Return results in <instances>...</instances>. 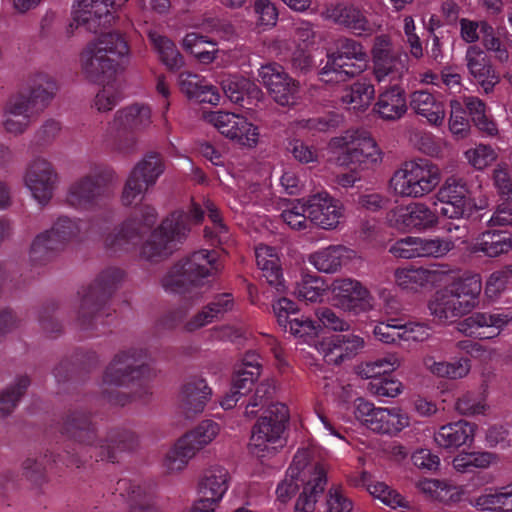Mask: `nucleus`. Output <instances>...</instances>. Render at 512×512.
<instances>
[{
	"mask_svg": "<svg viewBox=\"0 0 512 512\" xmlns=\"http://www.w3.org/2000/svg\"><path fill=\"white\" fill-rule=\"evenodd\" d=\"M144 233L140 222L136 218H131L106 236L105 245L114 250L128 249V245L137 244Z\"/></svg>",
	"mask_w": 512,
	"mask_h": 512,
	"instance_id": "nucleus-39",
	"label": "nucleus"
},
{
	"mask_svg": "<svg viewBox=\"0 0 512 512\" xmlns=\"http://www.w3.org/2000/svg\"><path fill=\"white\" fill-rule=\"evenodd\" d=\"M61 433L81 445H93L97 432L92 415L82 409L68 410L62 417Z\"/></svg>",
	"mask_w": 512,
	"mask_h": 512,
	"instance_id": "nucleus-24",
	"label": "nucleus"
},
{
	"mask_svg": "<svg viewBox=\"0 0 512 512\" xmlns=\"http://www.w3.org/2000/svg\"><path fill=\"white\" fill-rule=\"evenodd\" d=\"M123 278L122 270L107 268L88 286L82 297L77 316V324L80 329H95L98 321L110 316L107 304Z\"/></svg>",
	"mask_w": 512,
	"mask_h": 512,
	"instance_id": "nucleus-4",
	"label": "nucleus"
},
{
	"mask_svg": "<svg viewBox=\"0 0 512 512\" xmlns=\"http://www.w3.org/2000/svg\"><path fill=\"white\" fill-rule=\"evenodd\" d=\"M189 214L177 210L167 216L143 244L141 256L148 261L158 262L168 258L189 232Z\"/></svg>",
	"mask_w": 512,
	"mask_h": 512,
	"instance_id": "nucleus-7",
	"label": "nucleus"
},
{
	"mask_svg": "<svg viewBox=\"0 0 512 512\" xmlns=\"http://www.w3.org/2000/svg\"><path fill=\"white\" fill-rule=\"evenodd\" d=\"M148 37L160 54L162 62L170 69L177 70L184 65V59L175 44L165 36L150 31Z\"/></svg>",
	"mask_w": 512,
	"mask_h": 512,
	"instance_id": "nucleus-46",
	"label": "nucleus"
},
{
	"mask_svg": "<svg viewBox=\"0 0 512 512\" xmlns=\"http://www.w3.org/2000/svg\"><path fill=\"white\" fill-rule=\"evenodd\" d=\"M195 455L193 450L188 448L184 443H181L179 439L174 448L167 454L164 460V466L170 474H173L183 470L188 461Z\"/></svg>",
	"mask_w": 512,
	"mask_h": 512,
	"instance_id": "nucleus-56",
	"label": "nucleus"
},
{
	"mask_svg": "<svg viewBox=\"0 0 512 512\" xmlns=\"http://www.w3.org/2000/svg\"><path fill=\"white\" fill-rule=\"evenodd\" d=\"M401 389V382L393 379L390 373L368 383V390L376 396L394 398L401 392Z\"/></svg>",
	"mask_w": 512,
	"mask_h": 512,
	"instance_id": "nucleus-60",
	"label": "nucleus"
},
{
	"mask_svg": "<svg viewBox=\"0 0 512 512\" xmlns=\"http://www.w3.org/2000/svg\"><path fill=\"white\" fill-rule=\"evenodd\" d=\"M210 122L225 137L239 145L252 148L258 142V129L246 118L230 112H215L210 115Z\"/></svg>",
	"mask_w": 512,
	"mask_h": 512,
	"instance_id": "nucleus-19",
	"label": "nucleus"
},
{
	"mask_svg": "<svg viewBox=\"0 0 512 512\" xmlns=\"http://www.w3.org/2000/svg\"><path fill=\"white\" fill-rule=\"evenodd\" d=\"M475 425L464 420L448 423L439 428L434 434V440L439 447L456 449L471 443L474 439Z\"/></svg>",
	"mask_w": 512,
	"mask_h": 512,
	"instance_id": "nucleus-31",
	"label": "nucleus"
},
{
	"mask_svg": "<svg viewBox=\"0 0 512 512\" xmlns=\"http://www.w3.org/2000/svg\"><path fill=\"white\" fill-rule=\"evenodd\" d=\"M467 183L462 178L449 177L437 193L441 202L440 214L450 219L470 217L474 204Z\"/></svg>",
	"mask_w": 512,
	"mask_h": 512,
	"instance_id": "nucleus-16",
	"label": "nucleus"
},
{
	"mask_svg": "<svg viewBox=\"0 0 512 512\" xmlns=\"http://www.w3.org/2000/svg\"><path fill=\"white\" fill-rule=\"evenodd\" d=\"M335 305L347 311L367 312L372 309L370 292L359 281L335 279L331 284Z\"/></svg>",
	"mask_w": 512,
	"mask_h": 512,
	"instance_id": "nucleus-20",
	"label": "nucleus"
},
{
	"mask_svg": "<svg viewBox=\"0 0 512 512\" xmlns=\"http://www.w3.org/2000/svg\"><path fill=\"white\" fill-rule=\"evenodd\" d=\"M256 263L262 272L266 282L278 292L284 291V281L279 258L275 249L270 246L260 245L255 250Z\"/></svg>",
	"mask_w": 512,
	"mask_h": 512,
	"instance_id": "nucleus-34",
	"label": "nucleus"
},
{
	"mask_svg": "<svg viewBox=\"0 0 512 512\" xmlns=\"http://www.w3.org/2000/svg\"><path fill=\"white\" fill-rule=\"evenodd\" d=\"M112 172L95 169L71 184L67 201L74 207L87 208L106 195L112 181Z\"/></svg>",
	"mask_w": 512,
	"mask_h": 512,
	"instance_id": "nucleus-15",
	"label": "nucleus"
},
{
	"mask_svg": "<svg viewBox=\"0 0 512 512\" xmlns=\"http://www.w3.org/2000/svg\"><path fill=\"white\" fill-rule=\"evenodd\" d=\"M288 475L291 480L307 478L308 480H326L333 477L327 464L311 462V455L308 450H299L288 468Z\"/></svg>",
	"mask_w": 512,
	"mask_h": 512,
	"instance_id": "nucleus-32",
	"label": "nucleus"
},
{
	"mask_svg": "<svg viewBox=\"0 0 512 512\" xmlns=\"http://www.w3.org/2000/svg\"><path fill=\"white\" fill-rule=\"evenodd\" d=\"M216 252L200 250L175 263L161 279L165 291L178 293L190 301V306L202 299L199 290L201 280L219 272L222 266L217 262Z\"/></svg>",
	"mask_w": 512,
	"mask_h": 512,
	"instance_id": "nucleus-1",
	"label": "nucleus"
},
{
	"mask_svg": "<svg viewBox=\"0 0 512 512\" xmlns=\"http://www.w3.org/2000/svg\"><path fill=\"white\" fill-rule=\"evenodd\" d=\"M440 181V172L430 160L406 161L390 180L394 192L402 197L418 198L430 193Z\"/></svg>",
	"mask_w": 512,
	"mask_h": 512,
	"instance_id": "nucleus-6",
	"label": "nucleus"
},
{
	"mask_svg": "<svg viewBox=\"0 0 512 512\" xmlns=\"http://www.w3.org/2000/svg\"><path fill=\"white\" fill-rule=\"evenodd\" d=\"M151 123V109L146 105L133 104L115 115L111 128H123L124 130H141Z\"/></svg>",
	"mask_w": 512,
	"mask_h": 512,
	"instance_id": "nucleus-37",
	"label": "nucleus"
},
{
	"mask_svg": "<svg viewBox=\"0 0 512 512\" xmlns=\"http://www.w3.org/2000/svg\"><path fill=\"white\" fill-rule=\"evenodd\" d=\"M331 145L343 150L338 162L353 165L354 169H371L382 160L376 141L367 132L347 133L343 137L333 138Z\"/></svg>",
	"mask_w": 512,
	"mask_h": 512,
	"instance_id": "nucleus-9",
	"label": "nucleus"
},
{
	"mask_svg": "<svg viewBox=\"0 0 512 512\" xmlns=\"http://www.w3.org/2000/svg\"><path fill=\"white\" fill-rule=\"evenodd\" d=\"M225 96L235 104L250 109L263 99V92L253 81L242 76H228L221 81Z\"/></svg>",
	"mask_w": 512,
	"mask_h": 512,
	"instance_id": "nucleus-27",
	"label": "nucleus"
},
{
	"mask_svg": "<svg viewBox=\"0 0 512 512\" xmlns=\"http://www.w3.org/2000/svg\"><path fill=\"white\" fill-rule=\"evenodd\" d=\"M55 83L45 77L39 78L28 93H19L9 98L5 113L19 118L31 119L42 112L55 95Z\"/></svg>",
	"mask_w": 512,
	"mask_h": 512,
	"instance_id": "nucleus-11",
	"label": "nucleus"
},
{
	"mask_svg": "<svg viewBox=\"0 0 512 512\" xmlns=\"http://www.w3.org/2000/svg\"><path fill=\"white\" fill-rule=\"evenodd\" d=\"M512 321V316L499 310L474 312L461 322V330L483 339L497 337Z\"/></svg>",
	"mask_w": 512,
	"mask_h": 512,
	"instance_id": "nucleus-21",
	"label": "nucleus"
},
{
	"mask_svg": "<svg viewBox=\"0 0 512 512\" xmlns=\"http://www.w3.org/2000/svg\"><path fill=\"white\" fill-rule=\"evenodd\" d=\"M325 362L328 364H339L345 359L356 356L364 347L363 338L348 334L334 335L322 344Z\"/></svg>",
	"mask_w": 512,
	"mask_h": 512,
	"instance_id": "nucleus-28",
	"label": "nucleus"
},
{
	"mask_svg": "<svg viewBox=\"0 0 512 512\" xmlns=\"http://www.w3.org/2000/svg\"><path fill=\"white\" fill-rule=\"evenodd\" d=\"M309 222L322 229H334L342 216L339 202L327 193L312 195L307 200Z\"/></svg>",
	"mask_w": 512,
	"mask_h": 512,
	"instance_id": "nucleus-26",
	"label": "nucleus"
},
{
	"mask_svg": "<svg viewBox=\"0 0 512 512\" xmlns=\"http://www.w3.org/2000/svg\"><path fill=\"white\" fill-rule=\"evenodd\" d=\"M368 54L363 44L353 38L341 36L333 42L327 53V62L321 74L327 81L346 80L360 74L367 66Z\"/></svg>",
	"mask_w": 512,
	"mask_h": 512,
	"instance_id": "nucleus-5",
	"label": "nucleus"
},
{
	"mask_svg": "<svg viewBox=\"0 0 512 512\" xmlns=\"http://www.w3.org/2000/svg\"><path fill=\"white\" fill-rule=\"evenodd\" d=\"M431 315L439 322H453L456 318L465 315L461 303L455 299L449 286L438 290L428 303Z\"/></svg>",
	"mask_w": 512,
	"mask_h": 512,
	"instance_id": "nucleus-33",
	"label": "nucleus"
},
{
	"mask_svg": "<svg viewBox=\"0 0 512 512\" xmlns=\"http://www.w3.org/2000/svg\"><path fill=\"white\" fill-rule=\"evenodd\" d=\"M449 288L452 294L455 295V299H458V303H461L465 314L471 312V310L478 304V296L482 289L479 278H465L450 284Z\"/></svg>",
	"mask_w": 512,
	"mask_h": 512,
	"instance_id": "nucleus-41",
	"label": "nucleus"
},
{
	"mask_svg": "<svg viewBox=\"0 0 512 512\" xmlns=\"http://www.w3.org/2000/svg\"><path fill=\"white\" fill-rule=\"evenodd\" d=\"M374 95L375 89L371 83L357 81L343 89L341 101L354 110H365L371 104Z\"/></svg>",
	"mask_w": 512,
	"mask_h": 512,
	"instance_id": "nucleus-42",
	"label": "nucleus"
},
{
	"mask_svg": "<svg viewBox=\"0 0 512 512\" xmlns=\"http://www.w3.org/2000/svg\"><path fill=\"white\" fill-rule=\"evenodd\" d=\"M429 368L433 374L439 377L459 379L468 374L470 361L462 358L454 362H434Z\"/></svg>",
	"mask_w": 512,
	"mask_h": 512,
	"instance_id": "nucleus-57",
	"label": "nucleus"
},
{
	"mask_svg": "<svg viewBox=\"0 0 512 512\" xmlns=\"http://www.w3.org/2000/svg\"><path fill=\"white\" fill-rule=\"evenodd\" d=\"M129 51L128 42L122 34H102L82 50V72L90 82L102 84L109 81L116 73L118 59L128 58Z\"/></svg>",
	"mask_w": 512,
	"mask_h": 512,
	"instance_id": "nucleus-2",
	"label": "nucleus"
},
{
	"mask_svg": "<svg viewBox=\"0 0 512 512\" xmlns=\"http://www.w3.org/2000/svg\"><path fill=\"white\" fill-rule=\"evenodd\" d=\"M56 181L57 173L53 166L42 158L35 159L25 175L27 187L40 203H47L51 199Z\"/></svg>",
	"mask_w": 512,
	"mask_h": 512,
	"instance_id": "nucleus-22",
	"label": "nucleus"
},
{
	"mask_svg": "<svg viewBox=\"0 0 512 512\" xmlns=\"http://www.w3.org/2000/svg\"><path fill=\"white\" fill-rule=\"evenodd\" d=\"M418 488L429 496L430 499L444 504L460 501L463 490L450 484V482H417Z\"/></svg>",
	"mask_w": 512,
	"mask_h": 512,
	"instance_id": "nucleus-45",
	"label": "nucleus"
},
{
	"mask_svg": "<svg viewBox=\"0 0 512 512\" xmlns=\"http://www.w3.org/2000/svg\"><path fill=\"white\" fill-rule=\"evenodd\" d=\"M386 221L392 228L409 231L434 227L438 222V216L424 203H412L389 210Z\"/></svg>",
	"mask_w": 512,
	"mask_h": 512,
	"instance_id": "nucleus-18",
	"label": "nucleus"
},
{
	"mask_svg": "<svg viewBox=\"0 0 512 512\" xmlns=\"http://www.w3.org/2000/svg\"><path fill=\"white\" fill-rule=\"evenodd\" d=\"M31 380L27 375L16 378L15 383L0 392V419L10 416L26 394Z\"/></svg>",
	"mask_w": 512,
	"mask_h": 512,
	"instance_id": "nucleus-44",
	"label": "nucleus"
},
{
	"mask_svg": "<svg viewBox=\"0 0 512 512\" xmlns=\"http://www.w3.org/2000/svg\"><path fill=\"white\" fill-rule=\"evenodd\" d=\"M212 395V389L201 377H191L181 387L179 409L186 418L201 414Z\"/></svg>",
	"mask_w": 512,
	"mask_h": 512,
	"instance_id": "nucleus-25",
	"label": "nucleus"
},
{
	"mask_svg": "<svg viewBox=\"0 0 512 512\" xmlns=\"http://www.w3.org/2000/svg\"><path fill=\"white\" fill-rule=\"evenodd\" d=\"M407 109L404 89L393 85L379 94L373 110L385 121H396L405 115Z\"/></svg>",
	"mask_w": 512,
	"mask_h": 512,
	"instance_id": "nucleus-30",
	"label": "nucleus"
},
{
	"mask_svg": "<svg viewBox=\"0 0 512 512\" xmlns=\"http://www.w3.org/2000/svg\"><path fill=\"white\" fill-rule=\"evenodd\" d=\"M512 249L511 234L507 231H485L481 233L472 246L474 253H483L487 257H498Z\"/></svg>",
	"mask_w": 512,
	"mask_h": 512,
	"instance_id": "nucleus-35",
	"label": "nucleus"
},
{
	"mask_svg": "<svg viewBox=\"0 0 512 512\" xmlns=\"http://www.w3.org/2000/svg\"><path fill=\"white\" fill-rule=\"evenodd\" d=\"M127 0H77L73 11V21L85 26L90 32H98L100 27L110 24L112 12L120 9Z\"/></svg>",
	"mask_w": 512,
	"mask_h": 512,
	"instance_id": "nucleus-17",
	"label": "nucleus"
},
{
	"mask_svg": "<svg viewBox=\"0 0 512 512\" xmlns=\"http://www.w3.org/2000/svg\"><path fill=\"white\" fill-rule=\"evenodd\" d=\"M373 74L378 82L386 77L399 79L407 71L408 55L399 49H395L387 35L375 37L371 49Z\"/></svg>",
	"mask_w": 512,
	"mask_h": 512,
	"instance_id": "nucleus-14",
	"label": "nucleus"
},
{
	"mask_svg": "<svg viewBox=\"0 0 512 512\" xmlns=\"http://www.w3.org/2000/svg\"><path fill=\"white\" fill-rule=\"evenodd\" d=\"M401 360L395 354H389L375 361L367 362L359 367V375L366 379L375 380L389 374L400 366Z\"/></svg>",
	"mask_w": 512,
	"mask_h": 512,
	"instance_id": "nucleus-48",
	"label": "nucleus"
},
{
	"mask_svg": "<svg viewBox=\"0 0 512 512\" xmlns=\"http://www.w3.org/2000/svg\"><path fill=\"white\" fill-rule=\"evenodd\" d=\"M220 426L213 420H204L193 430L183 435L180 440L196 454L218 435Z\"/></svg>",
	"mask_w": 512,
	"mask_h": 512,
	"instance_id": "nucleus-43",
	"label": "nucleus"
},
{
	"mask_svg": "<svg viewBox=\"0 0 512 512\" xmlns=\"http://www.w3.org/2000/svg\"><path fill=\"white\" fill-rule=\"evenodd\" d=\"M345 252L344 246H330L312 254L310 262L321 272L334 273L341 268Z\"/></svg>",
	"mask_w": 512,
	"mask_h": 512,
	"instance_id": "nucleus-47",
	"label": "nucleus"
},
{
	"mask_svg": "<svg viewBox=\"0 0 512 512\" xmlns=\"http://www.w3.org/2000/svg\"><path fill=\"white\" fill-rule=\"evenodd\" d=\"M258 77L278 105L290 107L297 104L300 84L281 65L275 62L262 65Z\"/></svg>",
	"mask_w": 512,
	"mask_h": 512,
	"instance_id": "nucleus-13",
	"label": "nucleus"
},
{
	"mask_svg": "<svg viewBox=\"0 0 512 512\" xmlns=\"http://www.w3.org/2000/svg\"><path fill=\"white\" fill-rule=\"evenodd\" d=\"M366 489L374 499H378L386 506L391 508L405 506V499L386 482H369Z\"/></svg>",
	"mask_w": 512,
	"mask_h": 512,
	"instance_id": "nucleus-55",
	"label": "nucleus"
},
{
	"mask_svg": "<svg viewBox=\"0 0 512 512\" xmlns=\"http://www.w3.org/2000/svg\"><path fill=\"white\" fill-rule=\"evenodd\" d=\"M126 495L121 493L129 503V512H156L153 496L148 482H122Z\"/></svg>",
	"mask_w": 512,
	"mask_h": 512,
	"instance_id": "nucleus-40",
	"label": "nucleus"
},
{
	"mask_svg": "<svg viewBox=\"0 0 512 512\" xmlns=\"http://www.w3.org/2000/svg\"><path fill=\"white\" fill-rule=\"evenodd\" d=\"M402 329V324H398L396 319H391L375 325L373 334L379 341L392 344L397 339H402Z\"/></svg>",
	"mask_w": 512,
	"mask_h": 512,
	"instance_id": "nucleus-64",
	"label": "nucleus"
},
{
	"mask_svg": "<svg viewBox=\"0 0 512 512\" xmlns=\"http://www.w3.org/2000/svg\"><path fill=\"white\" fill-rule=\"evenodd\" d=\"M261 366L252 362H244L242 367L236 370L232 378V389L235 393L245 395L250 391L254 381L260 376Z\"/></svg>",
	"mask_w": 512,
	"mask_h": 512,
	"instance_id": "nucleus-51",
	"label": "nucleus"
},
{
	"mask_svg": "<svg viewBox=\"0 0 512 512\" xmlns=\"http://www.w3.org/2000/svg\"><path fill=\"white\" fill-rule=\"evenodd\" d=\"M395 282L402 288L415 289L431 281L432 272L422 267L415 269H396Z\"/></svg>",
	"mask_w": 512,
	"mask_h": 512,
	"instance_id": "nucleus-52",
	"label": "nucleus"
},
{
	"mask_svg": "<svg viewBox=\"0 0 512 512\" xmlns=\"http://www.w3.org/2000/svg\"><path fill=\"white\" fill-rule=\"evenodd\" d=\"M285 332L296 337H304L314 333L315 326L312 320L304 315H296L287 319V322L278 323Z\"/></svg>",
	"mask_w": 512,
	"mask_h": 512,
	"instance_id": "nucleus-63",
	"label": "nucleus"
},
{
	"mask_svg": "<svg viewBox=\"0 0 512 512\" xmlns=\"http://www.w3.org/2000/svg\"><path fill=\"white\" fill-rule=\"evenodd\" d=\"M466 62L470 74L489 92L499 82V76L496 74L492 64L485 55L484 51L474 45L470 46L466 52Z\"/></svg>",
	"mask_w": 512,
	"mask_h": 512,
	"instance_id": "nucleus-29",
	"label": "nucleus"
},
{
	"mask_svg": "<svg viewBox=\"0 0 512 512\" xmlns=\"http://www.w3.org/2000/svg\"><path fill=\"white\" fill-rule=\"evenodd\" d=\"M228 490V482H198L197 494L198 498L195 501H202L204 508H211L216 511L223 496Z\"/></svg>",
	"mask_w": 512,
	"mask_h": 512,
	"instance_id": "nucleus-49",
	"label": "nucleus"
},
{
	"mask_svg": "<svg viewBox=\"0 0 512 512\" xmlns=\"http://www.w3.org/2000/svg\"><path fill=\"white\" fill-rule=\"evenodd\" d=\"M289 420L288 408L285 404H271L252 427L249 451L257 457L274 454L277 443Z\"/></svg>",
	"mask_w": 512,
	"mask_h": 512,
	"instance_id": "nucleus-8",
	"label": "nucleus"
},
{
	"mask_svg": "<svg viewBox=\"0 0 512 512\" xmlns=\"http://www.w3.org/2000/svg\"><path fill=\"white\" fill-rule=\"evenodd\" d=\"M327 482H305L294 508V512H313L315 504L323 496Z\"/></svg>",
	"mask_w": 512,
	"mask_h": 512,
	"instance_id": "nucleus-50",
	"label": "nucleus"
},
{
	"mask_svg": "<svg viewBox=\"0 0 512 512\" xmlns=\"http://www.w3.org/2000/svg\"><path fill=\"white\" fill-rule=\"evenodd\" d=\"M215 46L214 42L206 41L203 36L197 33H189L183 39L184 48L193 54L202 63H210L214 60V51L204 49L205 44Z\"/></svg>",
	"mask_w": 512,
	"mask_h": 512,
	"instance_id": "nucleus-59",
	"label": "nucleus"
},
{
	"mask_svg": "<svg viewBox=\"0 0 512 512\" xmlns=\"http://www.w3.org/2000/svg\"><path fill=\"white\" fill-rule=\"evenodd\" d=\"M322 279L313 276H306L296 287L294 294L306 302H317L325 291Z\"/></svg>",
	"mask_w": 512,
	"mask_h": 512,
	"instance_id": "nucleus-58",
	"label": "nucleus"
},
{
	"mask_svg": "<svg viewBox=\"0 0 512 512\" xmlns=\"http://www.w3.org/2000/svg\"><path fill=\"white\" fill-rule=\"evenodd\" d=\"M409 104L416 114L425 117L430 124L440 125L445 118L443 103L437 101L428 91L420 90L411 93Z\"/></svg>",
	"mask_w": 512,
	"mask_h": 512,
	"instance_id": "nucleus-36",
	"label": "nucleus"
},
{
	"mask_svg": "<svg viewBox=\"0 0 512 512\" xmlns=\"http://www.w3.org/2000/svg\"><path fill=\"white\" fill-rule=\"evenodd\" d=\"M354 415L363 425L379 434L395 435L409 425V417L400 408H376L359 398Z\"/></svg>",
	"mask_w": 512,
	"mask_h": 512,
	"instance_id": "nucleus-12",
	"label": "nucleus"
},
{
	"mask_svg": "<svg viewBox=\"0 0 512 512\" xmlns=\"http://www.w3.org/2000/svg\"><path fill=\"white\" fill-rule=\"evenodd\" d=\"M450 106V131L459 138H464L468 135L470 130V124L468 119L466 118V111L463 109L461 103L458 102L457 100H452L450 102Z\"/></svg>",
	"mask_w": 512,
	"mask_h": 512,
	"instance_id": "nucleus-61",
	"label": "nucleus"
},
{
	"mask_svg": "<svg viewBox=\"0 0 512 512\" xmlns=\"http://www.w3.org/2000/svg\"><path fill=\"white\" fill-rule=\"evenodd\" d=\"M166 169L162 154L150 151L134 166L130 172L123 192L122 202L131 205L138 196L153 187Z\"/></svg>",
	"mask_w": 512,
	"mask_h": 512,
	"instance_id": "nucleus-10",
	"label": "nucleus"
},
{
	"mask_svg": "<svg viewBox=\"0 0 512 512\" xmlns=\"http://www.w3.org/2000/svg\"><path fill=\"white\" fill-rule=\"evenodd\" d=\"M495 458L489 452L466 453L453 459V467L459 472H472L474 468H487Z\"/></svg>",
	"mask_w": 512,
	"mask_h": 512,
	"instance_id": "nucleus-54",
	"label": "nucleus"
},
{
	"mask_svg": "<svg viewBox=\"0 0 512 512\" xmlns=\"http://www.w3.org/2000/svg\"><path fill=\"white\" fill-rule=\"evenodd\" d=\"M416 258L417 257H435L439 258L446 255L454 248L451 240L441 238L424 239L415 237Z\"/></svg>",
	"mask_w": 512,
	"mask_h": 512,
	"instance_id": "nucleus-53",
	"label": "nucleus"
},
{
	"mask_svg": "<svg viewBox=\"0 0 512 512\" xmlns=\"http://www.w3.org/2000/svg\"><path fill=\"white\" fill-rule=\"evenodd\" d=\"M51 229L65 246L69 241L78 238L81 232V223L68 217H59Z\"/></svg>",
	"mask_w": 512,
	"mask_h": 512,
	"instance_id": "nucleus-62",
	"label": "nucleus"
},
{
	"mask_svg": "<svg viewBox=\"0 0 512 512\" xmlns=\"http://www.w3.org/2000/svg\"><path fill=\"white\" fill-rule=\"evenodd\" d=\"M153 374L143 350L122 351L115 355L104 372L102 397L110 404L124 406L130 402V396L111 386H126Z\"/></svg>",
	"mask_w": 512,
	"mask_h": 512,
	"instance_id": "nucleus-3",
	"label": "nucleus"
},
{
	"mask_svg": "<svg viewBox=\"0 0 512 512\" xmlns=\"http://www.w3.org/2000/svg\"><path fill=\"white\" fill-rule=\"evenodd\" d=\"M325 13L329 20L351 30L356 36H370L375 32L374 25L367 19L365 13L353 4H331Z\"/></svg>",
	"mask_w": 512,
	"mask_h": 512,
	"instance_id": "nucleus-23",
	"label": "nucleus"
},
{
	"mask_svg": "<svg viewBox=\"0 0 512 512\" xmlns=\"http://www.w3.org/2000/svg\"><path fill=\"white\" fill-rule=\"evenodd\" d=\"M138 445L137 437L130 431H111L105 443L100 445L101 460H108L112 463L118 460L117 454L123 451L134 450Z\"/></svg>",
	"mask_w": 512,
	"mask_h": 512,
	"instance_id": "nucleus-38",
	"label": "nucleus"
}]
</instances>
